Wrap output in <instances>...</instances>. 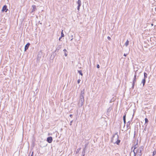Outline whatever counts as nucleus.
Wrapping results in <instances>:
<instances>
[{"instance_id": "nucleus-1", "label": "nucleus", "mask_w": 156, "mask_h": 156, "mask_svg": "<svg viewBox=\"0 0 156 156\" xmlns=\"http://www.w3.org/2000/svg\"><path fill=\"white\" fill-rule=\"evenodd\" d=\"M118 138L119 135L118 134V133L116 132L112 136V142L119 145L120 142V140H119Z\"/></svg>"}, {"instance_id": "nucleus-2", "label": "nucleus", "mask_w": 156, "mask_h": 156, "mask_svg": "<svg viewBox=\"0 0 156 156\" xmlns=\"http://www.w3.org/2000/svg\"><path fill=\"white\" fill-rule=\"evenodd\" d=\"M84 90L83 89L81 91L80 96V100L79 104V105H80L81 106H82L83 104V102L84 101Z\"/></svg>"}, {"instance_id": "nucleus-3", "label": "nucleus", "mask_w": 156, "mask_h": 156, "mask_svg": "<svg viewBox=\"0 0 156 156\" xmlns=\"http://www.w3.org/2000/svg\"><path fill=\"white\" fill-rule=\"evenodd\" d=\"M144 147L143 146H141L136 150L135 151V154H136L137 155L141 156L142 153V151L143 150Z\"/></svg>"}, {"instance_id": "nucleus-4", "label": "nucleus", "mask_w": 156, "mask_h": 156, "mask_svg": "<svg viewBox=\"0 0 156 156\" xmlns=\"http://www.w3.org/2000/svg\"><path fill=\"white\" fill-rule=\"evenodd\" d=\"M52 138L51 136H49L47 138V141L49 143H51L52 142Z\"/></svg>"}, {"instance_id": "nucleus-5", "label": "nucleus", "mask_w": 156, "mask_h": 156, "mask_svg": "<svg viewBox=\"0 0 156 156\" xmlns=\"http://www.w3.org/2000/svg\"><path fill=\"white\" fill-rule=\"evenodd\" d=\"M7 6L6 5H4L2 7V11L3 12H6L8 9H7Z\"/></svg>"}, {"instance_id": "nucleus-6", "label": "nucleus", "mask_w": 156, "mask_h": 156, "mask_svg": "<svg viewBox=\"0 0 156 156\" xmlns=\"http://www.w3.org/2000/svg\"><path fill=\"white\" fill-rule=\"evenodd\" d=\"M30 45V44L29 43H28L25 46V48H24L25 51H26V50H27L28 49Z\"/></svg>"}, {"instance_id": "nucleus-7", "label": "nucleus", "mask_w": 156, "mask_h": 156, "mask_svg": "<svg viewBox=\"0 0 156 156\" xmlns=\"http://www.w3.org/2000/svg\"><path fill=\"white\" fill-rule=\"evenodd\" d=\"M137 144H136L134 146V150H133V152H134V156H136V154H135V151H136V149L137 148Z\"/></svg>"}, {"instance_id": "nucleus-8", "label": "nucleus", "mask_w": 156, "mask_h": 156, "mask_svg": "<svg viewBox=\"0 0 156 156\" xmlns=\"http://www.w3.org/2000/svg\"><path fill=\"white\" fill-rule=\"evenodd\" d=\"M32 7L33 8V9L32 10V11L31 12H34L36 10V6L35 5H33L32 6Z\"/></svg>"}, {"instance_id": "nucleus-9", "label": "nucleus", "mask_w": 156, "mask_h": 156, "mask_svg": "<svg viewBox=\"0 0 156 156\" xmlns=\"http://www.w3.org/2000/svg\"><path fill=\"white\" fill-rule=\"evenodd\" d=\"M136 73H135V75L134 76V77L133 80V83H135V82L136 81Z\"/></svg>"}, {"instance_id": "nucleus-10", "label": "nucleus", "mask_w": 156, "mask_h": 156, "mask_svg": "<svg viewBox=\"0 0 156 156\" xmlns=\"http://www.w3.org/2000/svg\"><path fill=\"white\" fill-rule=\"evenodd\" d=\"M77 3L78 4V6L80 7L81 5V1L80 0H78L77 2Z\"/></svg>"}, {"instance_id": "nucleus-11", "label": "nucleus", "mask_w": 156, "mask_h": 156, "mask_svg": "<svg viewBox=\"0 0 156 156\" xmlns=\"http://www.w3.org/2000/svg\"><path fill=\"white\" fill-rule=\"evenodd\" d=\"M85 148H83V150L82 151V156H84L85 153Z\"/></svg>"}, {"instance_id": "nucleus-12", "label": "nucleus", "mask_w": 156, "mask_h": 156, "mask_svg": "<svg viewBox=\"0 0 156 156\" xmlns=\"http://www.w3.org/2000/svg\"><path fill=\"white\" fill-rule=\"evenodd\" d=\"M146 82V80L145 79H143L142 80V83L143 84V86H144L145 83Z\"/></svg>"}, {"instance_id": "nucleus-13", "label": "nucleus", "mask_w": 156, "mask_h": 156, "mask_svg": "<svg viewBox=\"0 0 156 156\" xmlns=\"http://www.w3.org/2000/svg\"><path fill=\"white\" fill-rule=\"evenodd\" d=\"M129 41L128 40H127L125 43V45L126 47H127L128 45L129 44Z\"/></svg>"}, {"instance_id": "nucleus-14", "label": "nucleus", "mask_w": 156, "mask_h": 156, "mask_svg": "<svg viewBox=\"0 0 156 156\" xmlns=\"http://www.w3.org/2000/svg\"><path fill=\"white\" fill-rule=\"evenodd\" d=\"M147 74L146 73L144 72V79H145L147 78Z\"/></svg>"}, {"instance_id": "nucleus-15", "label": "nucleus", "mask_w": 156, "mask_h": 156, "mask_svg": "<svg viewBox=\"0 0 156 156\" xmlns=\"http://www.w3.org/2000/svg\"><path fill=\"white\" fill-rule=\"evenodd\" d=\"M78 73L80 74V75L82 76H83V73H82L81 70H78Z\"/></svg>"}, {"instance_id": "nucleus-16", "label": "nucleus", "mask_w": 156, "mask_h": 156, "mask_svg": "<svg viewBox=\"0 0 156 156\" xmlns=\"http://www.w3.org/2000/svg\"><path fill=\"white\" fill-rule=\"evenodd\" d=\"M80 149H81L80 147L79 148L76 150V154H77V153H78Z\"/></svg>"}, {"instance_id": "nucleus-17", "label": "nucleus", "mask_w": 156, "mask_h": 156, "mask_svg": "<svg viewBox=\"0 0 156 156\" xmlns=\"http://www.w3.org/2000/svg\"><path fill=\"white\" fill-rule=\"evenodd\" d=\"M64 36V34L63 33V30H62L61 34V37H62Z\"/></svg>"}, {"instance_id": "nucleus-18", "label": "nucleus", "mask_w": 156, "mask_h": 156, "mask_svg": "<svg viewBox=\"0 0 156 156\" xmlns=\"http://www.w3.org/2000/svg\"><path fill=\"white\" fill-rule=\"evenodd\" d=\"M145 123H147L148 121V119L147 118H146L145 119Z\"/></svg>"}, {"instance_id": "nucleus-19", "label": "nucleus", "mask_w": 156, "mask_h": 156, "mask_svg": "<svg viewBox=\"0 0 156 156\" xmlns=\"http://www.w3.org/2000/svg\"><path fill=\"white\" fill-rule=\"evenodd\" d=\"M126 114L125 115H124L123 116V120H124V121H125V120H126Z\"/></svg>"}, {"instance_id": "nucleus-20", "label": "nucleus", "mask_w": 156, "mask_h": 156, "mask_svg": "<svg viewBox=\"0 0 156 156\" xmlns=\"http://www.w3.org/2000/svg\"><path fill=\"white\" fill-rule=\"evenodd\" d=\"M134 84L135 83H133H133H132V89H133L134 88Z\"/></svg>"}, {"instance_id": "nucleus-21", "label": "nucleus", "mask_w": 156, "mask_h": 156, "mask_svg": "<svg viewBox=\"0 0 156 156\" xmlns=\"http://www.w3.org/2000/svg\"><path fill=\"white\" fill-rule=\"evenodd\" d=\"M61 47V45H58L57 47V48L58 49H60Z\"/></svg>"}, {"instance_id": "nucleus-22", "label": "nucleus", "mask_w": 156, "mask_h": 156, "mask_svg": "<svg viewBox=\"0 0 156 156\" xmlns=\"http://www.w3.org/2000/svg\"><path fill=\"white\" fill-rule=\"evenodd\" d=\"M129 121L127 123V125H126V126H127V128H128V126H129Z\"/></svg>"}, {"instance_id": "nucleus-23", "label": "nucleus", "mask_w": 156, "mask_h": 156, "mask_svg": "<svg viewBox=\"0 0 156 156\" xmlns=\"http://www.w3.org/2000/svg\"><path fill=\"white\" fill-rule=\"evenodd\" d=\"M156 153V151H154L153 153V155L154 156Z\"/></svg>"}, {"instance_id": "nucleus-24", "label": "nucleus", "mask_w": 156, "mask_h": 156, "mask_svg": "<svg viewBox=\"0 0 156 156\" xmlns=\"http://www.w3.org/2000/svg\"><path fill=\"white\" fill-rule=\"evenodd\" d=\"M107 38L109 40H111V38L109 36Z\"/></svg>"}, {"instance_id": "nucleus-25", "label": "nucleus", "mask_w": 156, "mask_h": 156, "mask_svg": "<svg viewBox=\"0 0 156 156\" xmlns=\"http://www.w3.org/2000/svg\"><path fill=\"white\" fill-rule=\"evenodd\" d=\"M80 6H78L77 9L78 11H79L80 9Z\"/></svg>"}, {"instance_id": "nucleus-26", "label": "nucleus", "mask_w": 156, "mask_h": 156, "mask_svg": "<svg viewBox=\"0 0 156 156\" xmlns=\"http://www.w3.org/2000/svg\"><path fill=\"white\" fill-rule=\"evenodd\" d=\"M87 144H86L85 145V147L84 148H85V150H86V148L87 147Z\"/></svg>"}, {"instance_id": "nucleus-27", "label": "nucleus", "mask_w": 156, "mask_h": 156, "mask_svg": "<svg viewBox=\"0 0 156 156\" xmlns=\"http://www.w3.org/2000/svg\"><path fill=\"white\" fill-rule=\"evenodd\" d=\"M73 122V120L71 121L70 122V125H72V123Z\"/></svg>"}, {"instance_id": "nucleus-28", "label": "nucleus", "mask_w": 156, "mask_h": 156, "mask_svg": "<svg viewBox=\"0 0 156 156\" xmlns=\"http://www.w3.org/2000/svg\"><path fill=\"white\" fill-rule=\"evenodd\" d=\"M97 68H100V66L98 64L97 65Z\"/></svg>"}, {"instance_id": "nucleus-29", "label": "nucleus", "mask_w": 156, "mask_h": 156, "mask_svg": "<svg viewBox=\"0 0 156 156\" xmlns=\"http://www.w3.org/2000/svg\"><path fill=\"white\" fill-rule=\"evenodd\" d=\"M80 79H79L77 81V82L78 83H79L80 82Z\"/></svg>"}, {"instance_id": "nucleus-30", "label": "nucleus", "mask_w": 156, "mask_h": 156, "mask_svg": "<svg viewBox=\"0 0 156 156\" xmlns=\"http://www.w3.org/2000/svg\"><path fill=\"white\" fill-rule=\"evenodd\" d=\"M31 156H34V152H32V154H31Z\"/></svg>"}, {"instance_id": "nucleus-31", "label": "nucleus", "mask_w": 156, "mask_h": 156, "mask_svg": "<svg viewBox=\"0 0 156 156\" xmlns=\"http://www.w3.org/2000/svg\"><path fill=\"white\" fill-rule=\"evenodd\" d=\"M66 51H66V49H64L63 50V51H64L65 52H66Z\"/></svg>"}, {"instance_id": "nucleus-32", "label": "nucleus", "mask_w": 156, "mask_h": 156, "mask_svg": "<svg viewBox=\"0 0 156 156\" xmlns=\"http://www.w3.org/2000/svg\"><path fill=\"white\" fill-rule=\"evenodd\" d=\"M123 122H124V125H125V124L126 122V120H125V121H124V120H123Z\"/></svg>"}, {"instance_id": "nucleus-33", "label": "nucleus", "mask_w": 156, "mask_h": 156, "mask_svg": "<svg viewBox=\"0 0 156 156\" xmlns=\"http://www.w3.org/2000/svg\"><path fill=\"white\" fill-rule=\"evenodd\" d=\"M126 55H127V54H126L125 53L124 54V56L125 57H126Z\"/></svg>"}, {"instance_id": "nucleus-34", "label": "nucleus", "mask_w": 156, "mask_h": 156, "mask_svg": "<svg viewBox=\"0 0 156 156\" xmlns=\"http://www.w3.org/2000/svg\"><path fill=\"white\" fill-rule=\"evenodd\" d=\"M73 116V115H72V114H70V115H69V116L71 117H72Z\"/></svg>"}, {"instance_id": "nucleus-35", "label": "nucleus", "mask_w": 156, "mask_h": 156, "mask_svg": "<svg viewBox=\"0 0 156 156\" xmlns=\"http://www.w3.org/2000/svg\"><path fill=\"white\" fill-rule=\"evenodd\" d=\"M67 54L66 53H65V56H67Z\"/></svg>"}, {"instance_id": "nucleus-36", "label": "nucleus", "mask_w": 156, "mask_h": 156, "mask_svg": "<svg viewBox=\"0 0 156 156\" xmlns=\"http://www.w3.org/2000/svg\"><path fill=\"white\" fill-rule=\"evenodd\" d=\"M62 37H60L59 38V41H60V40H61V38H62Z\"/></svg>"}, {"instance_id": "nucleus-37", "label": "nucleus", "mask_w": 156, "mask_h": 156, "mask_svg": "<svg viewBox=\"0 0 156 156\" xmlns=\"http://www.w3.org/2000/svg\"><path fill=\"white\" fill-rule=\"evenodd\" d=\"M151 25L152 26H153V23H152V24H151Z\"/></svg>"}, {"instance_id": "nucleus-38", "label": "nucleus", "mask_w": 156, "mask_h": 156, "mask_svg": "<svg viewBox=\"0 0 156 156\" xmlns=\"http://www.w3.org/2000/svg\"><path fill=\"white\" fill-rule=\"evenodd\" d=\"M73 39V38H72L71 39V41H72V40Z\"/></svg>"}, {"instance_id": "nucleus-39", "label": "nucleus", "mask_w": 156, "mask_h": 156, "mask_svg": "<svg viewBox=\"0 0 156 156\" xmlns=\"http://www.w3.org/2000/svg\"><path fill=\"white\" fill-rule=\"evenodd\" d=\"M109 109H110V108H109V109H108V110H109Z\"/></svg>"}, {"instance_id": "nucleus-40", "label": "nucleus", "mask_w": 156, "mask_h": 156, "mask_svg": "<svg viewBox=\"0 0 156 156\" xmlns=\"http://www.w3.org/2000/svg\"><path fill=\"white\" fill-rule=\"evenodd\" d=\"M71 37H73V35H72V36H71Z\"/></svg>"}, {"instance_id": "nucleus-41", "label": "nucleus", "mask_w": 156, "mask_h": 156, "mask_svg": "<svg viewBox=\"0 0 156 156\" xmlns=\"http://www.w3.org/2000/svg\"><path fill=\"white\" fill-rule=\"evenodd\" d=\"M137 156H139V155H137Z\"/></svg>"}]
</instances>
